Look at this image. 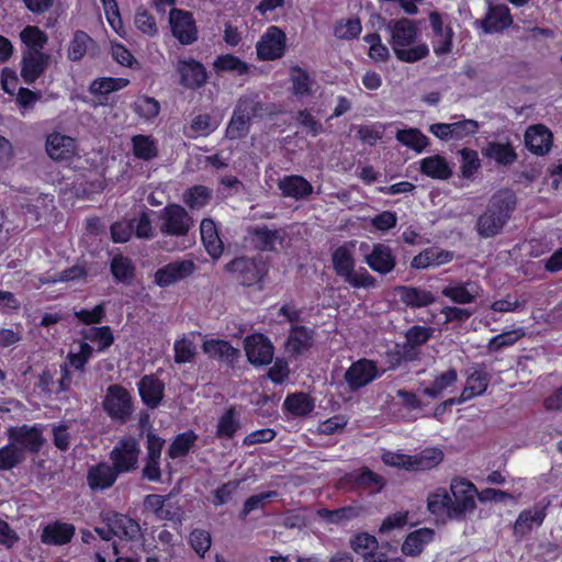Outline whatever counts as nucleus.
Here are the masks:
<instances>
[{
	"mask_svg": "<svg viewBox=\"0 0 562 562\" xmlns=\"http://www.w3.org/2000/svg\"><path fill=\"white\" fill-rule=\"evenodd\" d=\"M517 195L509 188L497 190L490 199L485 211L477 217L476 232L482 238L498 235L512 218L517 207Z\"/></svg>",
	"mask_w": 562,
	"mask_h": 562,
	"instance_id": "1",
	"label": "nucleus"
},
{
	"mask_svg": "<svg viewBox=\"0 0 562 562\" xmlns=\"http://www.w3.org/2000/svg\"><path fill=\"white\" fill-rule=\"evenodd\" d=\"M391 45L396 58L404 63H416L429 54L428 45L425 43L411 46L417 38L418 30L416 24L406 18H402L390 25Z\"/></svg>",
	"mask_w": 562,
	"mask_h": 562,
	"instance_id": "2",
	"label": "nucleus"
},
{
	"mask_svg": "<svg viewBox=\"0 0 562 562\" xmlns=\"http://www.w3.org/2000/svg\"><path fill=\"white\" fill-rule=\"evenodd\" d=\"M333 268L338 277L355 289L374 288L376 280L364 268L355 271V259L351 251L344 245L337 247L331 255Z\"/></svg>",
	"mask_w": 562,
	"mask_h": 562,
	"instance_id": "3",
	"label": "nucleus"
},
{
	"mask_svg": "<svg viewBox=\"0 0 562 562\" xmlns=\"http://www.w3.org/2000/svg\"><path fill=\"white\" fill-rule=\"evenodd\" d=\"M225 270L232 273L241 285L252 286L263 281L269 268L260 259L241 256L226 263Z\"/></svg>",
	"mask_w": 562,
	"mask_h": 562,
	"instance_id": "4",
	"label": "nucleus"
},
{
	"mask_svg": "<svg viewBox=\"0 0 562 562\" xmlns=\"http://www.w3.org/2000/svg\"><path fill=\"white\" fill-rule=\"evenodd\" d=\"M103 409L114 422L126 424L133 413V400L131 393L121 384L108 386L103 398Z\"/></svg>",
	"mask_w": 562,
	"mask_h": 562,
	"instance_id": "5",
	"label": "nucleus"
},
{
	"mask_svg": "<svg viewBox=\"0 0 562 562\" xmlns=\"http://www.w3.org/2000/svg\"><path fill=\"white\" fill-rule=\"evenodd\" d=\"M140 446L133 436L121 438L109 453L111 465L121 475L138 468Z\"/></svg>",
	"mask_w": 562,
	"mask_h": 562,
	"instance_id": "6",
	"label": "nucleus"
},
{
	"mask_svg": "<svg viewBox=\"0 0 562 562\" xmlns=\"http://www.w3.org/2000/svg\"><path fill=\"white\" fill-rule=\"evenodd\" d=\"M8 440L22 449V453L29 452L37 454L45 445L43 436V425L23 424L21 426H11L7 430Z\"/></svg>",
	"mask_w": 562,
	"mask_h": 562,
	"instance_id": "7",
	"label": "nucleus"
},
{
	"mask_svg": "<svg viewBox=\"0 0 562 562\" xmlns=\"http://www.w3.org/2000/svg\"><path fill=\"white\" fill-rule=\"evenodd\" d=\"M159 229L166 236L182 237L188 235L193 221L180 204H168L161 210Z\"/></svg>",
	"mask_w": 562,
	"mask_h": 562,
	"instance_id": "8",
	"label": "nucleus"
},
{
	"mask_svg": "<svg viewBox=\"0 0 562 562\" xmlns=\"http://www.w3.org/2000/svg\"><path fill=\"white\" fill-rule=\"evenodd\" d=\"M452 494L450 516L460 518L467 512L475 508L474 494L477 490L475 485L467 479H453L450 484Z\"/></svg>",
	"mask_w": 562,
	"mask_h": 562,
	"instance_id": "9",
	"label": "nucleus"
},
{
	"mask_svg": "<svg viewBox=\"0 0 562 562\" xmlns=\"http://www.w3.org/2000/svg\"><path fill=\"white\" fill-rule=\"evenodd\" d=\"M244 350L247 360L257 367L270 364L274 355L270 338L262 333L247 335L244 339Z\"/></svg>",
	"mask_w": 562,
	"mask_h": 562,
	"instance_id": "10",
	"label": "nucleus"
},
{
	"mask_svg": "<svg viewBox=\"0 0 562 562\" xmlns=\"http://www.w3.org/2000/svg\"><path fill=\"white\" fill-rule=\"evenodd\" d=\"M171 33L182 45H191L198 40V27L192 12L173 8L169 12Z\"/></svg>",
	"mask_w": 562,
	"mask_h": 562,
	"instance_id": "11",
	"label": "nucleus"
},
{
	"mask_svg": "<svg viewBox=\"0 0 562 562\" xmlns=\"http://www.w3.org/2000/svg\"><path fill=\"white\" fill-rule=\"evenodd\" d=\"M285 33L278 26H269L256 45L259 60L268 61L281 58L285 52Z\"/></svg>",
	"mask_w": 562,
	"mask_h": 562,
	"instance_id": "12",
	"label": "nucleus"
},
{
	"mask_svg": "<svg viewBox=\"0 0 562 562\" xmlns=\"http://www.w3.org/2000/svg\"><path fill=\"white\" fill-rule=\"evenodd\" d=\"M384 370L379 371L374 360L362 358L351 363L345 372V381L350 390H359L375 379L380 378Z\"/></svg>",
	"mask_w": 562,
	"mask_h": 562,
	"instance_id": "13",
	"label": "nucleus"
},
{
	"mask_svg": "<svg viewBox=\"0 0 562 562\" xmlns=\"http://www.w3.org/2000/svg\"><path fill=\"white\" fill-rule=\"evenodd\" d=\"M431 29V46L436 56H445L452 50L453 30L450 24L445 25L442 14L431 11L428 15Z\"/></svg>",
	"mask_w": 562,
	"mask_h": 562,
	"instance_id": "14",
	"label": "nucleus"
},
{
	"mask_svg": "<svg viewBox=\"0 0 562 562\" xmlns=\"http://www.w3.org/2000/svg\"><path fill=\"white\" fill-rule=\"evenodd\" d=\"M177 71L180 76L179 83L190 90L202 88L209 79L205 66L191 57L180 59L177 64Z\"/></svg>",
	"mask_w": 562,
	"mask_h": 562,
	"instance_id": "15",
	"label": "nucleus"
},
{
	"mask_svg": "<svg viewBox=\"0 0 562 562\" xmlns=\"http://www.w3.org/2000/svg\"><path fill=\"white\" fill-rule=\"evenodd\" d=\"M195 269L192 260H176L157 269L154 274L155 283L160 288H167L176 282L190 277Z\"/></svg>",
	"mask_w": 562,
	"mask_h": 562,
	"instance_id": "16",
	"label": "nucleus"
},
{
	"mask_svg": "<svg viewBox=\"0 0 562 562\" xmlns=\"http://www.w3.org/2000/svg\"><path fill=\"white\" fill-rule=\"evenodd\" d=\"M45 149L49 158L58 162H70L77 154L76 139L60 134L50 133L46 137Z\"/></svg>",
	"mask_w": 562,
	"mask_h": 562,
	"instance_id": "17",
	"label": "nucleus"
},
{
	"mask_svg": "<svg viewBox=\"0 0 562 562\" xmlns=\"http://www.w3.org/2000/svg\"><path fill=\"white\" fill-rule=\"evenodd\" d=\"M349 548L361 557L363 562H385L383 559L384 552L378 551L379 541L376 537L367 531L353 533L349 538Z\"/></svg>",
	"mask_w": 562,
	"mask_h": 562,
	"instance_id": "18",
	"label": "nucleus"
},
{
	"mask_svg": "<svg viewBox=\"0 0 562 562\" xmlns=\"http://www.w3.org/2000/svg\"><path fill=\"white\" fill-rule=\"evenodd\" d=\"M524 143L529 153L544 156L553 146V134L546 125L533 124L525 131Z\"/></svg>",
	"mask_w": 562,
	"mask_h": 562,
	"instance_id": "19",
	"label": "nucleus"
},
{
	"mask_svg": "<svg viewBox=\"0 0 562 562\" xmlns=\"http://www.w3.org/2000/svg\"><path fill=\"white\" fill-rule=\"evenodd\" d=\"M203 352L210 358L234 368L240 357V350L228 340L221 338L206 339L202 344Z\"/></svg>",
	"mask_w": 562,
	"mask_h": 562,
	"instance_id": "20",
	"label": "nucleus"
},
{
	"mask_svg": "<svg viewBox=\"0 0 562 562\" xmlns=\"http://www.w3.org/2000/svg\"><path fill=\"white\" fill-rule=\"evenodd\" d=\"M50 55L48 53L22 52L21 77L26 85H33L48 68Z\"/></svg>",
	"mask_w": 562,
	"mask_h": 562,
	"instance_id": "21",
	"label": "nucleus"
},
{
	"mask_svg": "<svg viewBox=\"0 0 562 562\" xmlns=\"http://www.w3.org/2000/svg\"><path fill=\"white\" fill-rule=\"evenodd\" d=\"M479 23L484 33L495 34L508 29L513 24V16L506 4H490Z\"/></svg>",
	"mask_w": 562,
	"mask_h": 562,
	"instance_id": "22",
	"label": "nucleus"
},
{
	"mask_svg": "<svg viewBox=\"0 0 562 562\" xmlns=\"http://www.w3.org/2000/svg\"><path fill=\"white\" fill-rule=\"evenodd\" d=\"M120 474L105 461L91 465L87 472V484L93 492H101L112 487Z\"/></svg>",
	"mask_w": 562,
	"mask_h": 562,
	"instance_id": "23",
	"label": "nucleus"
},
{
	"mask_svg": "<svg viewBox=\"0 0 562 562\" xmlns=\"http://www.w3.org/2000/svg\"><path fill=\"white\" fill-rule=\"evenodd\" d=\"M547 517V506L536 505L533 508L519 513L513 526V535L517 539H524L532 529L542 526Z\"/></svg>",
	"mask_w": 562,
	"mask_h": 562,
	"instance_id": "24",
	"label": "nucleus"
},
{
	"mask_svg": "<svg viewBox=\"0 0 562 562\" xmlns=\"http://www.w3.org/2000/svg\"><path fill=\"white\" fill-rule=\"evenodd\" d=\"M75 533V525L55 520L43 527L40 537L43 544L60 547L70 543Z\"/></svg>",
	"mask_w": 562,
	"mask_h": 562,
	"instance_id": "25",
	"label": "nucleus"
},
{
	"mask_svg": "<svg viewBox=\"0 0 562 562\" xmlns=\"http://www.w3.org/2000/svg\"><path fill=\"white\" fill-rule=\"evenodd\" d=\"M481 153L484 158L503 167L512 166L518 159V154L508 138L505 142H487Z\"/></svg>",
	"mask_w": 562,
	"mask_h": 562,
	"instance_id": "26",
	"label": "nucleus"
},
{
	"mask_svg": "<svg viewBox=\"0 0 562 562\" xmlns=\"http://www.w3.org/2000/svg\"><path fill=\"white\" fill-rule=\"evenodd\" d=\"M364 259L370 269L380 274L392 272L396 266L391 247L382 243L373 244L371 252Z\"/></svg>",
	"mask_w": 562,
	"mask_h": 562,
	"instance_id": "27",
	"label": "nucleus"
},
{
	"mask_svg": "<svg viewBox=\"0 0 562 562\" xmlns=\"http://www.w3.org/2000/svg\"><path fill=\"white\" fill-rule=\"evenodd\" d=\"M110 533L120 539L135 540L140 535V526L136 519L121 513H111L106 518Z\"/></svg>",
	"mask_w": 562,
	"mask_h": 562,
	"instance_id": "28",
	"label": "nucleus"
},
{
	"mask_svg": "<svg viewBox=\"0 0 562 562\" xmlns=\"http://www.w3.org/2000/svg\"><path fill=\"white\" fill-rule=\"evenodd\" d=\"M138 393L142 402L148 408H156L165 396V383L154 374L144 375L138 384Z\"/></svg>",
	"mask_w": 562,
	"mask_h": 562,
	"instance_id": "29",
	"label": "nucleus"
},
{
	"mask_svg": "<svg viewBox=\"0 0 562 562\" xmlns=\"http://www.w3.org/2000/svg\"><path fill=\"white\" fill-rule=\"evenodd\" d=\"M282 196L294 200H304L313 193L311 182L300 175H285L278 181Z\"/></svg>",
	"mask_w": 562,
	"mask_h": 562,
	"instance_id": "30",
	"label": "nucleus"
},
{
	"mask_svg": "<svg viewBox=\"0 0 562 562\" xmlns=\"http://www.w3.org/2000/svg\"><path fill=\"white\" fill-rule=\"evenodd\" d=\"M313 344V330L305 325H292L285 340V349L291 356H300Z\"/></svg>",
	"mask_w": 562,
	"mask_h": 562,
	"instance_id": "31",
	"label": "nucleus"
},
{
	"mask_svg": "<svg viewBox=\"0 0 562 562\" xmlns=\"http://www.w3.org/2000/svg\"><path fill=\"white\" fill-rule=\"evenodd\" d=\"M200 235L209 256L213 259H218L224 251V244L212 218H203L201 221Z\"/></svg>",
	"mask_w": 562,
	"mask_h": 562,
	"instance_id": "32",
	"label": "nucleus"
},
{
	"mask_svg": "<svg viewBox=\"0 0 562 562\" xmlns=\"http://www.w3.org/2000/svg\"><path fill=\"white\" fill-rule=\"evenodd\" d=\"M248 233L251 245L259 251H276L277 243L283 240L277 229H270L267 225L251 227Z\"/></svg>",
	"mask_w": 562,
	"mask_h": 562,
	"instance_id": "33",
	"label": "nucleus"
},
{
	"mask_svg": "<svg viewBox=\"0 0 562 562\" xmlns=\"http://www.w3.org/2000/svg\"><path fill=\"white\" fill-rule=\"evenodd\" d=\"M283 412L293 417H306L315 408V400L305 392L289 393L282 405Z\"/></svg>",
	"mask_w": 562,
	"mask_h": 562,
	"instance_id": "34",
	"label": "nucleus"
},
{
	"mask_svg": "<svg viewBox=\"0 0 562 562\" xmlns=\"http://www.w3.org/2000/svg\"><path fill=\"white\" fill-rule=\"evenodd\" d=\"M419 171L422 175L436 180H448L452 176L450 164L441 155H431L420 159Z\"/></svg>",
	"mask_w": 562,
	"mask_h": 562,
	"instance_id": "35",
	"label": "nucleus"
},
{
	"mask_svg": "<svg viewBox=\"0 0 562 562\" xmlns=\"http://www.w3.org/2000/svg\"><path fill=\"white\" fill-rule=\"evenodd\" d=\"M434 537L435 531L427 527L409 532L401 547L402 553L413 558L420 555L425 547L434 540Z\"/></svg>",
	"mask_w": 562,
	"mask_h": 562,
	"instance_id": "36",
	"label": "nucleus"
},
{
	"mask_svg": "<svg viewBox=\"0 0 562 562\" xmlns=\"http://www.w3.org/2000/svg\"><path fill=\"white\" fill-rule=\"evenodd\" d=\"M397 291L401 302L411 308L429 306L436 300L430 291L417 286L402 285Z\"/></svg>",
	"mask_w": 562,
	"mask_h": 562,
	"instance_id": "37",
	"label": "nucleus"
},
{
	"mask_svg": "<svg viewBox=\"0 0 562 562\" xmlns=\"http://www.w3.org/2000/svg\"><path fill=\"white\" fill-rule=\"evenodd\" d=\"M490 383V374L483 369H474L468 378L461 391V401H470L485 393Z\"/></svg>",
	"mask_w": 562,
	"mask_h": 562,
	"instance_id": "38",
	"label": "nucleus"
},
{
	"mask_svg": "<svg viewBox=\"0 0 562 562\" xmlns=\"http://www.w3.org/2000/svg\"><path fill=\"white\" fill-rule=\"evenodd\" d=\"M110 271L117 283L130 285L135 280L136 268L130 257L114 255L110 261Z\"/></svg>",
	"mask_w": 562,
	"mask_h": 562,
	"instance_id": "39",
	"label": "nucleus"
},
{
	"mask_svg": "<svg viewBox=\"0 0 562 562\" xmlns=\"http://www.w3.org/2000/svg\"><path fill=\"white\" fill-rule=\"evenodd\" d=\"M346 481L352 488H369L374 486L376 491H381L385 486L384 477L367 467L348 473Z\"/></svg>",
	"mask_w": 562,
	"mask_h": 562,
	"instance_id": "40",
	"label": "nucleus"
},
{
	"mask_svg": "<svg viewBox=\"0 0 562 562\" xmlns=\"http://www.w3.org/2000/svg\"><path fill=\"white\" fill-rule=\"evenodd\" d=\"M132 153L135 158L149 161L158 157V142L151 135L136 134L131 138Z\"/></svg>",
	"mask_w": 562,
	"mask_h": 562,
	"instance_id": "41",
	"label": "nucleus"
},
{
	"mask_svg": "<svg viewBox=\"0 0 562 562\" xmlns=\"http://www.w3.org/2000/svg\"><path fill=\"white\" fill-rule=\"evenodd\" d=\"M240 429V422L235 406H229L218 418L215 436L220 440H232Z\"/></svg>",
	"mask_w": 562,
	"mask_h": 562,
	"instance_id": "42",
	"label": "nucleus"
},
{
	"mask_svg": "<svg viewBox=\"0 0 562 562\" xmlns=\"http://www.w3.org/2000/svg\"><path fill=\"white\" fill-rule=\"evenodd\" d=\"M363 512L360 505H346L336 509L322 508L318 516L328 524L339 525L358 518Z\"/></svg>",
	"mask_w": 562,
	"mask_h": 562,
	"instance_id": "43",
	"label": "nucleus"
},
{
	"mask_svg": "<svg viewBox=\"0 0 562 562\" xmlns=\"http://www.w3.org/2000/svg\"><path fill=\"white\" fill-rule=\"evenodd\" d=\"M443 459V453L441 450L426 449L422 451L419 454L411 456L407 458L406 470L409 471H424L429 470L438 465Z\"/></svg>",
	"mask_w": 562,
	"mask_h": 562,
	"instance_id": "44",
	"label": "nucleus"
},
{
	"mask_svg": "<svg viewBox=\"0 0 562 562\" xmlns=\"http://www.w3.org/2000/svg\"><path fill=\"white\" fill-rule=\"evenodd\" d=\"M443 459V453L441 450L426 449L422 451L419 454L411 456L407 458L406 470L409 471H424L429 470L438 465Z\"/></svg>",
	"mask_w": 562,
	"mask_h": 562,
	"instance_id": "45",
	"label": "nucleus"
},
{
	"mask_svg": "<svg viewBox=\"0 0 562 562\" xmlns=\"http://www.w3.org/2000/svg\"><path fill=\"white\" fill-rule=\"evenodd\" d=\"M93 44V38L86 31H75L67 46V58L74 63L82 60Z\"/></svg>",
	"mask_w": 562,
	"mask_h": 562,
	"instance_id": "46",
	"label": "nucleus"
},
{
	"mask_svg": "<svg viewBox=\"0 0 562 562\" xmlns=\"http://www.w3.org/2000/svg\"><path fill=\"white\" fill-rule=\"evenodd\" d=\"M21 42L25 45L23 52L44 53L48 35L36 25H26L20 33Z\"/></svg>",
	"mask_w": 562,
	"mask_h": 562,
	"instance_id": "47",
	"label": "nucleus"
},
{
	"mask_svg": "<svg viewBox=\"0 0 562 562\" xmlns=\"http://www.w3.org/2000/svg\"><path fill=\"white\" fill-rule=\"evenodd\" d=\"M198 438L199 436L191 429L178 434L169 445L167 450L168 458L175 460L188 456Z\"/></svg>",
	"mask_w": 562,
	"mask_h": 562,
	"instance_id": "48",
	"label": "nucleus"
},
{
	"mask_svg": "<svg viewBox=\"0 0 562 562\" xmlns=\"http://www.w3.org/2000/svg\"><path fill=\"white\" fill-rule=\"evenodd\" d=\"M251 121L249 116L241 112L236 104L233 115L227 124L225 137L232 140L241 139L247 136L250 130Z\"/></svg>",
	"mask_w": 562,
	"mask_h": 562,
	"instance_id": "49",
	"label": "nucleus"
},
{
	"mask_svg": "<svg viewBox=\"0 0 562 562\" xmlns=\"http://www.w3.org/2000/svg\"><path fill=\"white\" fill-rule=\"evenodd\" d=\"M213 68L216 74L231 71L238 76L247 75L250 70L249 64L233 54L218 55L213 61Z\"/></svg>",
	"mask_w": 562,
	"mask_h": 562,
	"instance_id": "50",
	"label": "nucleus"
},
{
	"mask_svg": "<svg viewBox=\"0 0 562 562\" xmlns=\"http://www.w3.org/2000/svg\"><path fill=\"white\" fill-rule=\"evenodd\" d=\"M445 297H448L456 304H470L476 299V292H473V284L470 282H458L449 284L441 291Z\"/></svg>",
	"mask_w": 562,
	"mask_h": 562,
	"instance_id": "51",
	"label": "nucleus"
},
{
	"mask_svg": "<svg viewBox=\"0 0 562 562\" xmlns=\"http://www.w3.org/2000/svg\"><path fill=\"white\" fill-rule=\"evenodd\" d=\"M290 80L292 83L291 92L296 97H306L312 93V83L310 74L302 67L295 65L290 68Z\"/></svg>",
	"mask_w": 562,
	"mask_h": 562,
	"instance_id": "52",
	"label": "nucleus"
},
{
	"mask_svg": "<svg viewBox=\"0 0 562 562\" xmlns=\"http://www.w3.org/2000/svg\"><path fill=\"white\" fill-rule=\"evenodd\" d=\"M396 139L404 146L422 153L429 145V139L418 128H404L396 132Z\"/></svg>",
	"mask_w": 562,
	"mask_h": 562,
	"instance_id": "53",
	"label": "nucleus"
},
{
	"mask_svg": "<svg viewBox=\"0 0 562 562\" xmlns=\"http://www.w3.org/2000/svg\"><path fill=\"white\" fill-rule=\"evenodd\" d=\"M458 380V372L454 368H450L447 371L435 376L430 386L425 387L423 393L431 398H438L442 392L452 386Z\"/></svg>",
	"mask_w": 562,
	"mask_h": 562,
	"instance_id": "54",
	"label": "nucleus"
},
{
	"mask_svg": "<svg viewBox=\"0 0 562 562\" xmlns=\"http://www.w3.org/2000/svg\"><path fill=\"white\" fill-rule=\"evenodd\" d=\"M459 155L461 158L460 177L472 180L482 167L477 151L471 148H462L459 150Z\"/></svg>",
	"mask_w": 562,
	"mask_h": 562,
	"instance_id": "55",
	"label": "nucleus"
},
{
	"mask_svg": "<svg viewBox=\"0 0 562 562\" xmlns=\"http://www.w3.org/2000/svg\"><path fill=\"white\" fill-rule=\"evenodd\" d=\"M130 85L126 78L103 77L98 78L90 85V92L94 95H106L111 92L120 91Z\"/></svg>",
	"mask_w": 562,
	"mask_h": 562,
	"instance_id": "56",
	"label": "nucleus"
},
{
	"mask_svg": "<svg viewBox=\"0 0 562 562\" xmlns=\"http://www.w3.org/2000/svg\"><path fill=\"white\" fill-rule=\"evenodd\" d=\"M362 24L359 18L338 20L334 26V35L339 40L351 41L359 37Z\"/></svg>",
	"mask_w": 562,
	"mask_h": 562,
	"instance_id": "57",
	"label": "nucleus"
},
{
	"mask_svg": "<svg viewBox=\"0 0 562 562\" xmlns=\"http://www.w3.org/2000/svg\"><path fill=\"white\" fill-rule=\"evenodd\" d=\"M211 196V191L207 187L196 184L184 191L183 202L191 210H199L210 202Z\"/></svg>",
	"mask_w": 562,
	"mask_h": 562,
	"instance_id": "58",
	"label": "nucleus"
},
{
	"mask_svg": "<svg viewBox=\"0 0 562 562\" xmlns=\"http://www.w3.org/2000/svg\"><path fill=\"white\" fill-rule=\"evenodd\" d=\"M434 329L422 325H414L405 333L406 342L404 344V351L416 349L425 345L432 337Z\"/></svg>",
	"mask_w": 562,
	"mask_h": 562,
	"instance_id": "59",
	"label": "nucleus"
},
{
	"mask_svg": "<svg viewBox=\"0 0 562 562\" xmlns=\"http://www.w3.org/2000/svg\"><path fill=\"white\" fill-rule=\"evenodd\" d=\"M25 460V454L22 453L16 445L8 442L0 448V471H9Z\"/></svg>",
	"mask_w": 562,
	"mask_h": 562,
	"instance_id": "60",
	"label": "nucleus"
},
{
	"mask_svg": "<svg viewBox=\"0 0 562 562\" xmlns=\"http://www.w3.org/2000/svg\"><path fill=\"white\" fill-rule=\"evenodd\" d=\"M134 25L142 34L148 37H154L158 34L155 16L142 5L136 9Z\"/></svg>",
	"mask_w": 562,
	"mask_h": 562,
	"instance_id": "61",
	"label": "nucleus"
},
{
	"mask_svg": "<svg viewBox=\"0 0 562 562\" xmlns=\"http://www.w3.org/2000/svg\"><path fill=\"white\" fill-rule=\"evenodd\" d=\"M134 112L145 121H151L160 112V103L153 97L138 95L133 105Z\"/></svg>",
	"mask_w": 562,
	"mask_h": 562,
	"instance_id": "62",
	"label": "nucleus"
},
{
	"mask_svg": "<svg viewBox=\"0 0 562 562\" xmlns=\"http://www.w3.org/2000/svg\"><path fill=\"white\" fill-rule=\"evenodd\" d=\"M237 105L250 121L268 114L267 105L259 100L258 95H244L238 100Z\"/></svg>",
	"mask_w": 562,
	"mask_h": 562,
	"instance_id": "63",
	"label": "nucleus"
},
{
	"mask_svg": "<svg viewBox=\"0 0 562 562\" xmlns=\"http://www.w3.org/2000/svg\"><path fill=\"white\" fill-rule=\"evenodd\" d=\"M85 338L91 342H95L99 351H104L114 342L113 330L108 325L91 327L89 331L85 334Z\"/></svg>",
	"mask_w": 562,
	"mask_h": 562,
	"instance_id": "64",
	"label": "nucleus"
}]
</instances>
